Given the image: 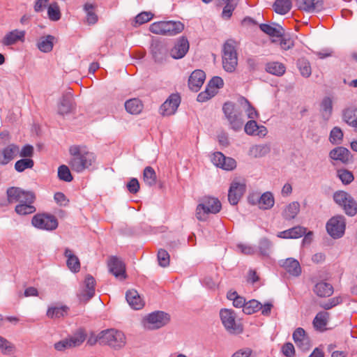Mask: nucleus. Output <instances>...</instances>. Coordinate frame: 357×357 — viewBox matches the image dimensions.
I'll use <instances>...</instances> for the list:
<instances>
[{
    "label": "nucleus",
    "mask_w": 357,
    "mask_h": 357,
    "mask_svg": "<svg viewBox=\"0 0 357 357\" xmlns=\"http://www.w3.org/2000/svg\"><path fill=\"white\" fill-rule=\"evenodd\" d=\"M70 160L68 165L73 171L82 172L91 167L96 160L93 152L82 145H73L69 148Z\"/></svg>",
    "instance_id": "nucleus-1"
},
{
    "label": "nucleus",
    "mask_w": 357,
    "mask_h": 357,
    "mask_svg": "<svg viewBox=\"0 0 357 357\" xmlns=\"http://www.w3.org/2000/svg\"><path fill=\"white\" fill-rule=\"evenodd\" d=\"M239 43L234 39H228L225 42L222 50V63L223 69L228 73L236 70L238 65L237 50Z\"/></svg>",
    "instance_id": "nucleus-2"
},
{
    "label": "nucleus",
    "mask_w": 357,
    "mask_h": 357,
    "mask_svg": "<svg viewBox=\"0 0 357 357\" xmlns=\"http://www.w3.org/2000/svg\"><path fill=\"white\" fill-rule=\"evenodd\" d=\"M184 24L179 21H160L151 24L149 30L155 34L175 36L183 31Z\"/></svg>",
    "instance_id": "nucleus-3"
},
{
    "label": "nucleus",
    "mask_w": 357,
    "mask_h": 357,
    "mask_svg": "<svg viewBox=\"0 0 357 357\" xmlns=\"http://www.w3.org/2000/svg\"><path fill=\"white\" fill-rule=\"evenodd\" d=\"M222 208L218 199L212 197H205L196 208V217L200 221H205L209 213H218Z\"/></svg>",
    "instance_id": "nucleus-4"
},
{
    "label": "nucleus",
    "mask_w": 357,
    "mask_h": 357,
    "mask_svg": "<svg viewBox=\"0 0 357 357\" xmlns=\"http://www.w3.org/2000/svg\"><path fill=\"white\" fill-rule=\"evenodd\" d=\"M99 343L120 349L126 344V336L123 332L116 329L105 330L99 333Z\"/></svg>",
    "instance_id": "nucleus-5"
},
{
    "label": "nucleus",
    "mask_w": 357,
    "mask_h": 357,
    "mask_svg": "<svg viewBox=\"0 0 357 357\" xmlns=\"http://www.w3.org/2000/svg\"><path fill=\"white\" fill-rule=\"evenodd\" d=\"M220 317L224 327L229 333L240 334L243 331V326L236 321V313L230 309H222Z\"/></svg>",
    "instance_id": "nucleus-6"
},
{
    "label": "nucleus",
    "mask_w": 357,
    "mask_h": 357,
    "mask_svg": "<svg viewBox=\"0 0 357 357\" xmlns=\"http://www.w3.org/2000/svg\"><path fill=\"white\" fill-rule=\"evenodd\" d=\"M6 193L9 203L33 204L36 200V195L33 191L24 190L18 187L9 188Z\"/></svg>",
    "instance_id": "nucleus-7"
},
{
    "label": "nucleus",
    "mask_w": 357,
    "mask_h": 357,
    "mask_svg": "<svg viewBox=\"0 0 357 357\" xmlns=\"http://www.w3.org/2000/svg\"><path fill=\"white\" fill-rule=\"evenodd\" d=\"M222 111L229 123L230 127L234 131L240 130L243 125L241 113L235 110L234 104L225 102L222 107Z\"/></svg>",
    "instance_id": "nucleus-8"
},
{
    "label": "nucleus",
    "mask_w": 357,
    "mask_h": 357,
    "mask_svg": "<svg viewBox=\"0 0 357 357\" xmlns=\"http://www.w3.org/2000/svg\"><path fill=\"white\" fill-rule=\"evenodd\" d=\"M86 334L84 329H79L72 336L63 339L54 344V349L57 351H63L80 346L86 340Z\"/></svg>",
    "instance_id": "nucleus-9"
},
{
    "label": "nucleus",
    "mask_w": 357,
    "mask_h": 357,
    "mask_svg": "<svg viewBox=\"0 0 357 357\" xmlns=\"http://www.w3.org/2000/svg\"><path fill=\"white\" fill-rule=\"evenodd\" d=\"M335 202L344 208L345 213L354 216L357 213V204L352 197L344 191L336 192L334 194Z\"/></svg>",
    "instance_id": "nucleus-10"
},
{
    "label": "nucleus",
    "mask_w": 357,
    "mask_h": 357,
    "mask_svg": "<svg viewBox=\"0 0 357 357\" xmlns=\"http://www.w3.org/2000/svg\"><path fill=\"white\" fill-rule=\"evenodd\" d=\"M32 225L38 229L48 231L54 230L58 227L57 219L50 214H36L31 220Z\"/></svg>",
    "instance_id": "nucleus-11"
},
{
    "label": "nucleus",
    "mask_w": 357,
    "mask_h": 357,
    "mask_svg": "<svg viewBox=\"0 0 357 357\" xmlns=\"http://www.w3.org/2000/svg\"><path fill=\"white\" fill-rule=\"evenodd\" d=\"M96 280L91 275L85 277L83 285L77 294L80 303H86L95 294Z\"/></svg>",
    "instance_id": "nucleus-12"
},
{
    "label": "nucleus",
    "mask_w": 357,
    "mask_h": 357,
    "mask_svg": "<svg viewBox=\"0 0 357 357\" xmlns=\"http://www.w3.org/2000/svg\"><path fill=\"white\" fill-rule=\"evenodd\" d=\"M170 317L167 313L157 311L149 314L145 319V326L149 329H158L169 323Z\"/></svg>",
    "instance_id": "nucleus-13"
},
{
    "label": "nucleus",
    "mask_w": 357,
    "mask_h": 357,
    "mask_svg": "<svg viewBox=\"0 0 357 357\" xmlns=\"http://www.w3.org/2000/svg\"><path fill=\"white\" fill-rule=\"evenodd\" d=\"M345 220L343 216H335L331 218L326 224V229L333 238L343 236L345 231Z\"/></svg>",
    "instance_id": "nucleus-14"
},
{
    "label": "nucleus",
    "mask_w": 357,
    "mask_h": 357,
    "mask_svg": "<svg viewBox=\"0 0 357 357\" xmlns=\"http://www.w3.org/2000/svg\"><path fill=\"white\" fill-rule=\"evenodd\" d=\"M180 102V96L178 94H172L161 105L160 108V113L162 116H170L174 114L177 110Z\"/></svg>",
    "instance_id": "nucleus-15"
},
{
    "label": "nucleus",
    "mask_w": 357,
    "mask_h": 357,
    "mask_svg": "<svg viewBox=\"0 0 357 357\" xmlns=\"http://www.w3.org/2000/svg\"><path fill=\"white\" fill-rule=\"evenodd\" d=\"M20 146L10 144L0 150V165H6L18 156Z\"/></svg>",
    "instance_id": "nucleus-16"
},
{
    "label": "nucleus",
    "mask_w": 357,
    "mask_h": 357,
    "mask_svg": "<svg viewBox=\"0 0 357 357\" xmlns=\"http://www.w3.org/2000/svg\"><path fill=\"white\" fill-rule=\"evenodd\" d=\"M292 337L296 345L301 350L306 351L311 348L310 338L303 328H297L294 331Z\"/></svg>",
    "instance_id": "nucleus-17"
},
{
    "label": "nucleus",
    "mask_w": 357,
    "mask_h": 357,
    "mask_svg": "<svg viewBox=\"0 0 357 357\" xmlns=\"http://www.w3.org/2000/svg\"><path fill=\"white\" fill-rule=\"evenodd\" d=\"M211 160L215 166L227 171L232 170L236 167V162L234 159L225 157L220 152L215 153Z\"/></svg>",
    "instance_id": "nucleus-18"
},
{
    "label": "nucleus",
    "mask_w": 357,
    "mask_h": 357,
    "mask_svg": "<svg viewBox=\"0 0 357 357\" xmlns=\"http://www.w3.org/2000/svg\"><path fill=\"white\" fill-rule=\"evenodd\" d=\"M245 191V185L232 182L228 192V200L231 205H236Z\"/></svg>",
    "instance_id": "nucleus-19"
},
{
    "label": "nucleus",
    "mask_w": 357,
    "mask_h": 357,
    "mask_svg": "<svg viewBox=\"0 0 357 357\" xmlns=\"http://www.w3.org/2000/svg\"><path fill=\"white\" fill-rule=\"evenodd\" d=\"M108 266L109 271L116 277L120 279L126 278V267L123 262L119 258L112 257L110 258Z\"/></svg>",
    "instance_id": "nucleus-20"
},
{
    "label": "nucleus",
    "mask_w": 357,
    "mask_h": 357,
    "mask_svg": "<svg viewBox=\"0 0 357 357\" xmlns=\"http://www.w3.org/2000/svg\"><path fill=\"white\" fill-rule=\"evenodd\" d=\"M205 78L206 75L203 70H195L193 71L188 79L190 89L194 91H198L203 85Z\"/></svg>",
    "instance_id": "nucleus-21"
},
{
    "label": "nucleus",
    "mask_w": 357,
    "mask_h": 357,
    "mask_svg": "<svg viewBox=\"0 0 357 357\" xmlns=\"http://www.w3.org/2000/svg\"><path fill=\"white\" fill-rule=\"evenodd\" d=\"M26 32L23 30L14 29L7 33L2 39V44L9 46L17 42H24Z\"/></svg>",
    "instance_id": "nucleus-22"
},
{
    "label": "nucleus",
    "mask_w": 357,
    "mask_h": 357,
    "mask_svg": "<svg viewBox=\"0 0 357 357\" xmlns=\"http://www.w3.org/2000/svg\"><path fill=\"white\" fill-rule=\"evenodd\" d=\"M188 50L189 43L186 38L182 37L171 50L170 54L174 59H181L186 54Z\"/></svg>",
    "instance_id": "nucleus-23"
},
{
    "label": "nucleus",
    "mask_w": 357,
    "mask_h": 357,
    "mask_svg": "<svg viewBox=\"0 0 357 357\" xmlns=\"http://www.w3.org/2000/svg\"><path fill=\"white\" fill-rule=\"evenodd\" d=\"M298 8L307 13L321 10L323 0H297Z\"/></svg>",
    "instance_id": "nucleus-24"
},
{
    "label": "nucleus",
    "mask_w": 357,
    "mask_h": 357,
    "mask_svg": "<svg viewBox=\"0 0 357 357\" xmlns=\"http://www.w3.org/2000/svg\"><path fill=\"white\" fill-rule=\"evenodd\" d=\"M244 130L248 135L264 137L267 134L266 128L264 126H259L255 119H251L245 123Z\"/></svg>",
    "instance_id": "nucleus-25"
},
{
    "label": "nucleus",
    "mask_w": 357,
    "mask_h": 357,
    "mask_svg": "<svg viewBox=\"0 0 357 357\" xmlns=\"http://www.w3.org/2000/svg\"><path fill=\"white\" fill-rule=\"evenodd\" d=\"M126 298L129 305L134 310H140L144 305L143 299L135 289L128 290L126 292Z\"/></svg>",
    "instance_id": "nucleus-26"
},
{
    "label": "nucleus",
    "mask_w": 357,
    "mask_h": 357,
    "mask_svg": "<svg viewBox=\"0 0 357 357\" xmlns=\"http://www.w3.org/2000/svg\"><path fill=\"white\" fill-rule=\"evenodd\" d=\"M284 270L293 276H298L301 273V265L296 259L288 258L285 259L282 264Z\"/></svg>",
    "instance_id": "nucleus-27"
},
{
    "label": "nucleus",
    "mask_w": 357,
    "mask_h": 357,
    "mask_svg": "<svg viewBox=\"0 0 357 357\" xmlns=\"http://www.w3.org/2000/svg\"><path fill=\"white\" fill-rule=\"evenodd\" d=\"M151 53L155 61L161 62L167 57V48L163 43L156 42L151 45Z\"/></svg>",
    "instance_id": "nucleus-28"
},
{
    "label": "nucleus",
    "mask_w": 357,
    "mask_h": 357,
    "mask_svg": "<svg viewBox=\"0 0 357 357\" xmlns=\"http://www.w3.org/2000/svg\"><path fill=\"white\" fill-rule=\"evenodd\" d=\"M73 108V98L71 92L63 94L59 105V113L60 114H68Z\"/></svg>",
    "instance_id": "nucleus-29"
},
{
    "label": "nucleus",
    "mask_w": 357,
    "mask_h": 357,
    "mask_svg": "<svg viewBox=\"0 0 357 357\" xmlns=\"http://www.w3.org/2000/svg\"><path fill=\"white\" fill-rule=\"evenodd\" d=\"M313 291L319 297H328L333 294V287L330 283L319 282L314 285Z\"/></svg>",
    "instance_id": "nucleus-30"
},
{
    "label": "nucleus",
    "mask_w": 357,
    "mask_h": 357,
    "mask_svg": "<svg viewBox=\"0 0 357 357\" xmlns=\"http://www.w3.org/2000/svg\"><path fill=\"white\" fill-rule=\"evenodd\" d=\"M329 155L333 160H340L343 163H346L349 160L350 152L346 148L338 146L331 151Z\"/></svg>",
    "instance_id": "nucleus-31"
},
{
    "label": "nucleus",
    "mask_w": 357,
    "mask_h": 357,
    "mask_svg": "<svg viewBox=\"0 0 357 357\" xmlns=\"http://www.w3.org/2000/svg\"><path fill=\"white\" fill-rule=\"evenodd\" d=\"M143 107L142 102L138 98H132L125 102L126 110L131 114H139Z\"/></svg>",
    "instance_id": "nucleus-32"
},
{
    "label": "nucleus",
    "mask_w": 357,
    "mask_h": 357,
    "mask_svg": "<svg viewBox=\"0 0 357 357\" xmlns=\"http://www.w3.org/2000/svg\"><path fill=\"white\" fill-rule=\"evenodd\" d=\"M55 38L47 35L40 37L38 41L37 47L43 52H50L52 50Z\"/></svg>",
    "instance_id": "nucleus-33"
},
{
    "label": "nucleus",
    "mask_w": 357,
    "mask_h": 357,
    "mask_svg": "<svg viewBox=\"0 0 357 357\" xmlns=\"http://www.w3.org/2000/svg\"><path fill=\"white\" fill-rule=\"evenodd\" d=\"M65 256L67 258V266L73 272L77 273L79 271L80 263L78 257L75 256L72 250L67 248L65 250Z\"/></svg>",
    "instance_id": "nucleus-34"
},
{
    "label": "nucleus",
    "mask_w": 357,
    "mask_h": 357,
    "mask_svg": "<svg viewBox=\"0 0 357 357\" xmlns=\"http://www.w3.org/2000/svg\"><path fill=\"white\" fill-rule=\"evenodd\" d=\"M96 6L90 3H86L84 6V10L86 14V22L89 25H93L97 23L98 16L96 13Z\"/></svg>",
    "instance_id": "nucleus-35"
},
{
    "label": "nucleus",
    "mask_w": 357,
    "mask_h": 357,
    "mask_svg": "<svg viewBox=\"0 0 357 357\" xmlns=\"http://www.w3.org/2000/svg\"><path fill=\"white\" fill-rule=\"evenodd\" d=\"M292 3L291 0H276L273 8L274 11L280 15H285L291 9Z\"/></svg>",
    "instance_id": "nucleus-36"
},
{
    "label": "nucleus",
    "mask_w": 357,
    "mask_h": 357,
    "mask_svg": "<svg viewBox=\"0 0 357 357\" xmlns=\"http://www.w3.org/2000/svg\"><path fill=\"white\" fill-rule=\"evenodd\" d=\"M143 181L148 186H153L157 183V175L154 169L150 166L144 168L143 172Z\"/></svg>",
    "instance_id": "nucleus-37"
},
{
    "label": "nucleus",
    "mask_w": 357,
    "mask_h": 357,
    "mask_svg": "<svg viewBox=\"0 0 357 357\" xmlns=\"http://www.w3.org/2000/svg\"><path fill=\"white\" fill-rule=\"evenodd\" d=\"M68 310L66 305L50 307L47 311V316L50 319L63 317L68 314Z\"/></svg>",
    "instance_id": "nucleus-38"
},
{
    "label": "nucleus",
    "mask_w": 357,
    "mask_h": 357,
    "mask_svg": "<svg viewBox=\"0 0 357 357\" xmlns=\"http://www.w3.org/2000/svg\"><path fill=\"white\" fill-rule=\"evenodd\" d=\"M329 313L327 312H320L317 314L314 320L313 326L317 330L323 331L327 325Z\"/></svg>",
    "instance_id": "nucleus-39"
},
{
    "label": "nucleus",
    "mask_w": 357,
    "mask_h": 357,
    "mask_svg": "<svg viewBox=\"0 0 357 357\" xmlns=\"http://www.w3.org/2000/svg\"><path fill=\"white\" fill-rule=\"evenodd\" d=\"M300 210V204L297 202H294L290 203L287 207L284 208L282 215L284 218L287 220H291L294 218Z\"/></svg>",
    "instance_id": "nucleus-40"
},
{
    "label": "nucleus",
    "mask_w": 357,
    "mask_h": 357,
    "mask_svg": "<svg viewBox=\"0 0 357 357\" xmlns=\"http://www.w3.org/2000/svg\"><path fill=\"white\" fill-rule=\"evenodd\" d=\"M270 151L266 145H255L250 148L248 155L252 158H261L266 155Z\"/></svg>",
    "instance_id": "nucleus-41"
},
{
    "label": "nucleus",
    "mask_w": 357,
    "mask_h": 357,
    "mask_svg": "<svg viewBox=\"0 0 357 357\" xmlns=\"http://www.w3.org/2000/svg\"><path fill=\"white\" fill-rule=\"evenodd\" d=\"M258 204L260 208L264 210L271 208L274 204L273 195L269 192L264 193L259 199Z\"/></svg>",
    "instance_id": "nucleus-42"
},
{
    "label": "nucleus",
    "mask_w": 357,
    "mask_h": 357,
    "mask_svg": "<svg viewBox=\"0 0 357 357\" xmlns=\"http://www.w3.org/2000/svg\"><path fill=\"white\" fill-rule=\"evenodd\" d=\"M333 111V102L332 100L326 97L323 99L321 103V112L323 118L327 121L329 119L332 114Z\"/></svg>",
    "instance_id": "nucleus-43"
},
{
    "label": "nucleus",
    "mask_w": 357,
    "mask_h": 357,
    "mask_svg": "<svg viewBox=\"0 0 357 357\" xmlns=\"http://www.w3.org/2000/svg\"><path fill=\"white\" fill-rule=\"evenodd\" d=\"M344 121L352 127H357V109H347L343 114Z\"/></svg>",
    "instance_id": "nucleus-44"
},
{
    "label": "nucleus",
    "mask_w": 357,
    "mask_h": 357,
    "mask_svg": "<svg viewBox=\"0 0 357 357\" xmlns=\"http://www.w3.org/2000/svg\"><path fill=\"white\" fill-rule=\"evenodd\" d=\"M266 70L271 74L281 76L285 73V66L279 62H271L266 65Z\"/></svg>",
    "instance_id": "nucleus-45"
},
{
    "label": "nucleus",
    "mask_w": 357,
    "mask_h": 357,
    "mask_svg": "<svg viewBox=\"0 0 357 357\" xmlns=\"http://www.w3.org/2000/svg\"><path fill=\"white\" fill-rule=\"evenodd\" d=\"M34 166V161L31 158H21L15 163V169L17 172H23L27 169H32Z\"/></svg>",
    "instance_id": "nucleus-46"
},
{
    "label": "nucleus",
    "mask_w": 357,
    "mask_h": 357,
    "mask_svg": "<svg viewBox=\"0 0 357 357\" xmlns=\"http://www.w3.org/2000/svg\"><path fill=\"white\" fill-rule=\"evenodd\" d=\"M36 211L33 204L23 203L18 204L15 208V211L20 215H26L33 213Z\"/></svg>",
    "instance_id": "nucleus-47"
},
{
    "label": "nucleus",
    "mask_w": 357,
    "mask_h": 357,
    "mask_svg": "<svg viewBox=\"0 0 357 357\" xmlns=\"http://www.w3.org/2000/svg\"><path fill=\"white\" fill-rule=\"evenodd\" d=\"M260 29L266 33L267 35L272 37H282V28H276L267 24H261L259 25Z\"/></svg>",
    "instance_id": "nucleus-48"
},
{
    "label": "nucleus",
    "mask_w": 357,
    "mask_h": 357,
    "mask_svg": "<svg viewBox=\"0 0 357 357\" xmlns=\"http://www.w3.org/2000/svg\"><path fill=\"white\" fill-rule=\"evenodd\" d=\"M47 15L50 20L56 22L61 19V14L57 3H51L47 8Z\"/></svg>",
    "instance_id": "nucleus-49"
},
{
    "label": "nucleus",
    "mask_w": 357,
    "mask_h": 357,
    "mask_svg": "<svg viewBox=\"0 0 357 357\" xmlns=\"http://www.w3.org/2000/svg\"><path fill=\"white\" fill-rule=\"evenodd\" d=\"M227 297L229 300L233 301V305L234 307L239 308L243 307V309H244L246 303L245 299L244 297L239 296L236 291H229Z\"/></svg>",
    "instance_id": "nucleus-50"
},
{
    "label": "nucleus",
    "mask_w": 357,
    "mask_h": 357,
    "mask_svg": "<svg viewBox=\"0 0 357 357\" xmlns=\"http://www.w3.org/2000/svg\"><path fill=\"white\" fill-rule=\"evenodd\" d=\"M261 308V304L257 300H250L245 303L243 311L246 314H252L258 312Z\"/></svg>",
    "instance_id": "nucleus-51"
},
{
    "label": "nucleus",
    "mask_w": 357,
    "mask_h": 357,
    "mask_svg": "<svg viewBox=\"0 0 357 357\" xmlns=\"http://www.w3.org/2000/svg\"><path fill=\"white\" fill-rule=\"evenodd\" d=\"M58 177L60 180L66 182H70L73 179L68 167L65 165H62L59 167Z\"/></svg>",
    "instance_id": "nucleus-52"
},
{
    "label": "nucleus",
    "mask_w": 357,
    "mask_h": 357,
    "mask_svg": "<svg viewBox=\"0 0 357 357\" xmlns=\"http://www.w3.org/2000/svg\"><path fill=\"white\" fill-rule=\"evenodd\" d=\"M343 138V132L338 127H335L330 132L329 140L333 144H340Z\"/></svg>",
    "instance_id": "nucleus-53"
},
{
    "label": "nucleus",
    "mask_w": 357,
    "mask_h": 357,
    "mask_svg": "<svg viewBox=\"0 0 357 357\" xmlns=\"http://www.w3.org/2000/svg\"><path fill=\"white\" fill-rule=\"evenodd\" d=\"M298 66L301 75L303 77H308L312 73L311 66L308 61L300 59L298 61Z\"/></svg>",
    "instance_id": "nucleus-54"
},
{
    "label": "nucleus",
    "mask_w": 357,
    "mask_h": 357,
    "mask_svg": "<svg viewBox=\"0 0 357 357\" xmlns=\"http://www.w3.org/2000/svg\"><path fill=\"white\" fill-rule=\"evenodd\" d=\"M224 81L220 77H213L208 83L207 87L211 91H214L215 95L218 93V89L222 88Z\"/></svg>",
    "instance_id": "nucleus-55"
},
{
    "label": "nucleus",
    "mask_w": 357,
    "mask_h": 357,
    "mask_svg": "<svg viewBox=\"0 0 357 357\" xmlns=\"http://www.w3.org/2000/svg\"><path fill=\"white\" fill-rule=\"evenodd\" d=\"M337 176L344 184H349L354 181V175L352 172L347 169H339L337 171Z\"/></svg>",
    "instance_id": "nucleus-56"
},
{
    "label": "nucleus",
    "mask_w": 357,
    "mask_h": 357,
    "mask_svg": "<svg viewBox=\"0 0 357 357\" xmlns=\"http://www.w3.org/2000/svg\"><path fill=\"white\" fill-rule=\"evenodd\" d=\"M153 17L151 12H142L135 17V23L136 26L141 25L149 22Z\"/></svg>",
    "instance_id": "nucleus-57"
},
{
    "label": "nucleus",
    "mask_w": 357,
    "mask_h": 357,
    "mask_svg": "<svg viewBox=\"0 0 357 357\" xmlns=\"http://www.w3.org/2000/svg\"><path fill=\"white\" fill-rule=\"evenodd\" d=\"M158 260L159 265L162 267H167L169 264V255L163 249H160L158 252Z\"/></svg>",
    "instance_id": "nucleus-58"
},
{
    "label": "nucleus",
    "mask_w": 357,
    "mask_h": 357,
    "mask_svg": "<svg viewBox=\"0 0 357 357\" xmlns=\"http://www.w3.org/2000/svg\"><path fill=\"white\" fill-rule=\"evenodd\" d=\"M34 153L33 146L30 144H26L22 146V149L20 148V153L18 156L22 158H31Z\"/></svg>",
    "instance_id": "nucleus-59"
},
{
    "label": "nucleus",
    "mask_w": 357,
    "mask_h": 357,
    "mask_svg": "<svg viewBox=\"0 0 357 357\" xmlns=\"http://www.w3.org/2000/svg\"><path fill=\"white\" fill-rule=\"evenodd\" d=\"M272 246V243L266 238L261 239L259 242V248L260 252L263 255H267Z\"/></svg>",
    "instance_id": "nucleus-60"
},
{
    "label": "nucleus",
    "mask_w": 357,
    "mask_h": 357,
    "mask_svg": "<svg viewBox=\"0 0 357 357\" xmlns=\"http://www.w3.org/2000/svg\"><path fill=\"white\" fill-rule=\"evenodd\" d=\"M244 101L247 105V108L245 109L246 114L248 117L250 119H255L259 118V114L255 108L250 104V102L245 98H244Z\"/></svg>",
    "instance_id": "nucleus-61"
},
{
    "label": "nucleus",
    "mask_w": 357,
    "mask_h": 357,
    "mask_svg": "<svg viewBox=\"0 0 357 357\" xmlns=\"http://www.w3.org/2000/svg\"><path fill=\"white\" fill-rule=\"evenodd\" d=\"M215 96L214 91H211L207 86L204 91L201 92L197 96V100L199 102H205Z\"/></svg>",
    "instance_id": "nucleus-62"
},
{
    "label": "nucleus",
    "mask_w": 357,
    "mask_h": 357,
    "mask_svg": "<svg viewBox=\"0 0 357 357\" xmlns=\"http://www.w3.org/2000/svg\"><path fill=\"white\" fill-rule=\"evenodd\" d=\"M342 301V299L340 296L333 297V298L329 299L327 302L322 304L321 307L325 310H330L332 307L341 303Z\"/></svg>",
    "instance_id": "nucleus-63"
},
{
    "label": "nucleus",
    "mask_w": 357,
    "mask_h": 357,
    "mask_svg": "<svg viewBox=\"0 0 357 357\" xmlns=\"http://www.w3.org/2000/svg\"><path fill=\"white\" fill-rule=\"evenodd\" d=\"M282 352L286 357H294L295 355L294 346L291 342H287L282 346Z\"/></svg>",
    "instance_id": "nucleus-64"
}]
</instances>
